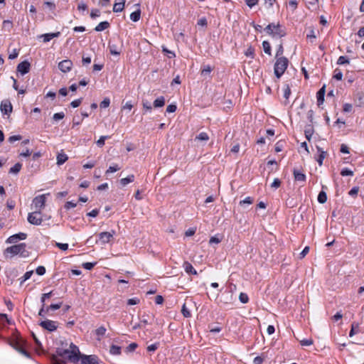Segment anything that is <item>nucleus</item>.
Wrapping results in <instances>:
<instances>
[{"label": "nucleus", "instance_id": "obj_1", "mask_svg": "<svg viewBox=\"0 0 364 364\" xmlns=\"http://www.w3.org/2000/svg\"><path fill=\"white\" fill-rule=\"evenodd\" d=\"M26 243L12 245L4 250V255L7 257L8 254H11V257H13L14 255H19L22 257H27L29 253L26 250Z\"/></svg>", "mask_w": 364, "mask_h": 364}, {"label": "nucleus", "instance_id": "obj_2", "mask_svg": "<svg viewBox=\"0 0 364 364\" xmlns=\"http://www.w3.org/2000/svg\"><path fill=\"white\" fill-rule=\"evenodd\" d=\"M289 60L285 57L276 58L274 67V75L277 78H280L287 68Z\"/></svg>", "mask_w": 364, "mask_h": 364}, {"label": "nucleus", "instance_id": "obj_3", "mask_svg": "<svg viewBox=\"0 0 364 364\" xmlns=\"http://www.w3.org/2000/svg\"><path fill=\"white\" fill-rule=\"evenodd\" d=\"M70 352L68 355V360L73 363H77L80 358V352L78 347L74 343H71L70 345V349H68Z\"/></svg>", "mask_w": 364, "mask_h": 364}, {"label": "nucleus", "instance_id": "obj_4", "mask_svg": "<svg viewBox=\"0 0 364 364\" xmlns=\"http://www.w3.org/2000/svg\"><path fill=\"white\" fill-rule=\"evenodd\" d=\"M10 345L18 353L22 354L26 358H30V353L23 348V341L21 339H14L10 341Z\"/></svg>", "mask_w": 364, "mask_h": 364}, {"label": "nucleus", "instance_id": "obj_5", "mask_svg": "<svg viewBox=\"0 0 364 364\" xmlns=\"http://www.w3.org/2000/svg\"><path fill=\"white\" fill-rule=\"evenodd\" d=\"M28 221L29 223L34 225H39L43 222L41 212L35 210L33 213H30L28 215Z\"/></svg>", "mask_w": 364, "mask_h": 364}, {"label": "nucleus", "instance_id": "obj_6", "mask_svg": "<svg viewBox=\"0 0 364 364\" xmlns=\"http://www.w3.org/2000/svg\"><path fill=\"white\" fill-rule=\"evenodd\" d=\"M219 302L223 303L224 304H232L234 298L233 293L232 290H225L221 293L218 296Z\"/></svg>", "mask_w": 364, "mask_h": 364}, {"label": "nucleus", "instance_id": "obj_7", "mask_svg": "<svg viewBox=\"0 0 364 364\" xmlns=\"http://www.w3.org/2000/svg\"><path fill=\"white\" fill-rule=\"evenodd\" d=\"M33 205L36 210L41 212V210L45 207L46 205V195H40L35 197L33 200Z\"/></svg>", "mask_w": 364, "mask_h": 364}, {"label": "nucleus", "instance_id": "obj_8", "mask_svg": "<svg viewBox=\"0 0 364 364\" xmlns=\"http://www.w3.org/2000/svg\"><path fill=\"white\" fill-rule=\"evenodd\" d=\"M40 326L44 329L53 332L58 328L57 322L51 320H45L40 323Z\"/></svg>", "mask_w": 364, "mask_h": 364}, {"label": "nucleus", "instance_id": "obj_9", "mask_svg": "<svg viewBox=\"0 0 364 364\" xmlns=\"http://www.w3.org/2000/svg\"><path fill=\"white\" fill-rule=\"evenodd\" d=\"M81 364H98V358L95 355H82L80 354Z\"/></svg>", "mask_w": 364, "mask_h": 364}, {"label": "nucleus", "instance_id": "obj_10", "mask_svg": "<svg viewBox=\"0 0 364 364\" xmlns=\"http://www.w3.org/2000/svg\"><path fill=\"white\" fill-rule=\"evenodd\" d=\"M114 234V230H112L111 232H102L99 234V239L102 244H106L113 239Z\"/></svg>", "mask_w": 364, "mask_h": 364}, {"label": "nucleus", "instance_id": "obj_11", "mask_svg": "<svg viewBox=\"0 0 364 364\" xmlns=\"http://www.w3.org/2000/svg\"><path fill=\"white\" fill-rule=\"evenodd\" d=\"M13 107L9 100H3L0 105V110L4 114H10L12 112Z\"/></svg>", "mask_w": 364, "mask_h": 364}, {"label": "nucleus", "instance_id": "obj_12", "mask_svg": "<svg viewBox=\"0 0 364 364\" xmlns=\"http://www.w3.org/2000/svg\"><path fill=\"white\" fill-rule=\"evenodd\" d=\"M73 67V62L70 60H63L58 63V68L63 73L69 72Z\"/></svg>", "mask_w": 364, "mask_h": 364}, {"label": "nucleus", "instance_id": "obj_13", "mask_svg": "<svg viewBox=\"0 0 364 364\" xmlns=\"http://www.w3.org/2000/svg\"><path fill=\"white\" fill-rule=\"evenodd\" d=\"M27 235L23 232H19L10 236L7 240V243H16L18 240H23L26 238Z\"/></svg>", "mask_w": 364, "mask_h": 364}, {"label": "nucleus", "instance_id": "obj_14", "mask_svg": "<svg viewBox=\"0 0 364 364\" xmlns=\"http://www.w3.org/2000/svg\"><path fill=\"white\" fill-rule=\"evenodd\" d=\"M30 67L31 64L27 60H24L18 65L17 71L23 75L29 72Z\"/></svg>", "mask_w": 364, "mask_h": 364}, {"label": "nucleus", "instance_id": "obj_15", "mask_svg": "<svg viewBox=\"0 0 364 364\" xmlns=\"http://www.w3.org/2000/svg\"><path fill=\"white\" fill-rule=\"evenodd\" d=\"M326 93V85H324L317 92L316 97H317V102L318 105L320 106L322 105L324 102V96Z\"/></svg>", "mask_w": 364, "mask_h": 364}, {"label": "nucleus", "instance_id": "obj_16", "mask_svg": "<svg viewBox=\"0 0 364 364\" xmlns=\"http://www.w3.org/2000/svg\"><path fill=\"white\" fill-rule=\"evenodd\" d=\"M60 35V32H55V33H45L42 34L39 36V38H42L44 43H47L50 41L53 38H58Z\"/></svg>", "mask_w": 364, "mask_h": 364}, {"label": "nucleus", "instance_id": "obj_17", "mask_svg": "<svg viewBox=\"0 0 364 364\" xmlns=\"http://www.w3.org/2000/svg\"><path fill=\"white\" fill-rule=\"evenodd\" d=\"M293 175L296 181L305 182L306 175L304 173L300 172L299 170L294 168Z\"/></svg>", "mask_w": 364, "mask_h": 364}, {"label": "nucleus", "instance_id": "obj_18", "mask_svg": "<svg viewBox=\"0 0 364 364\" xmlns=\"http://www.w3.org/2000/svg\"><path fill=\"white\" fill-rule=\"evenodd\" d=\"M185 272L188 274L196 275L197 272L193 267V265L188 262H184L183 264Z\"/></svg>", "mask_w": 364, "mask_h": 364}, {"label": "nucleus", "instance_id": "obj_19", "mask_svg": "<svg viewBox=\"0 0 364 364\" xmlns=\"http://www.w3.org/2000/svg\"><path fill=\"white\" fill-rule=\"evenodd\" d=\"M286 35V33L284 30L281 28L280 24L274 25V31H273V37H279L282 38Z\"/></svg>", "mask_w": 364, "mask_h": 364}, {"label": "nucleus", "instance_id": "obj_20", "mask_svg": "<svg viewBox=\"0 0 364 364\" xmlns=\"http://www.w3.org/2000/svg\"><path fill=\"white\" fill-rule=\"evenodd\" d=\"M110 26V24L108 21H102L100 22L95 28V31L100 32L102 31L107 28H108Z\"/></svg>", "mask_w": 364, "mask_h": 364}, {"label": "nucleus", "instance_id": "obj_21", "mask_svg": "<svg viewBox=\"0 0 364 364\" xmlns=\"http://www.w3.org/2000/svg\"><path fill=\"white\" fill-rule=\"evenodd\" d=\"M324 188H326V187L325 186H322V189H324ZM326 200H327L326 193L323 190H322L318 196V201L320 203L323 204L326 202Z\"/></svg>", "mask_w": 364, "mask_h": 364}, {"label": "nucleus", "instance_id": "obj_22", "mask_svg": "<svg viewBox=\"0 0 364 364\" xmlns=\"http://www.w3.org/2000/svg\"><path fill=\"white\" fill-rule=\"evenodd\" d=\"M317 149L320 152V154H319L318 159H316V161H317V162H318L319 166H322L323 161L326 158V156L327 155V152L324 151H322L320 147H318V146H317Z\"/></svg>", "mask_w": 364, "mask_h": 364}, {"label": "nucleus", "instance_id": "obj_23", "mask_svg": "<svg viewBox=\"0 0 364 364\" xmlns=\"http://www.w3.org/2000/svg\"><path fill=\"white\" fill-rule=\"evenodd\" d=\"M109 52L113 55H119L121 53V50L118 48L117 45L109 43L108 46Z\"/></svg>", "mask_w": 364, "mask_h": 364}, {"label": "nucleus", "instance_id": "obj_24", "mask_svg": "<svg viewBox=\"0 0 364 364\" xmlns=\"http://www.w3.org/2000/svg\"><path fill=\"white\" fill-rule=\"evenodd\" d=\"M126 0H122L121 2L115 3L113 6V11L115 13L122 11L124 8Z\"/></svg>", "mask_w": 364, "mask_h": 364}, {"label": "nucleus", "instance_id": "obj_25", "mask_svg": "<svg viewBox=\"0 0 364 364\" xmlns=\"http://www.w3.org/2000/svg\"><path fill=\"white\" fill-rule=\"evenodd\" d=\"M106 331H107V329L105 326H102L97 328L95 330V334H96V336H97V340L100 341L101 336H103L105 334Z\"/></svg>", "mask_w": 364, "mask_h": 364}, {"label": "nucleus", "instance_id": "obj_26", "mask_svg": "<svg viewBox=\"0 0 364 364\" xmlns=\"http://www.w3.org/2000/svg\"><path fill=\"white\" fill-rule=\"evenodd\" d=\"M68 157L67 155L64 153H59L57 156V164L58 165H62L67 160Z\"/></svg>", "mask_w": 364, "mask_h": 364}, {"label": "nucleus", "instance_id": "obj_27", "mask_svg": "<svg viewBox=\"0 0 364 364\" xmlns=\"http://www.w3.org/2000/svg\"><path fill=\"white\" fill-rule=\"evenodd\" d=\"M58 356L61 358H66L68 360V355H70V352L68 349H62L59 348L56 351Z\"/></svg>", "mask_w": 364, "mask_h": 364}, {"label": "nucleus", "instance_id": "obj_28", "mask_svg": "<svg viewBox=\"0 0 364 364\" xmlns=\"http://www.w3.org/2000/svg\"><path fill=\"white\" fill-rule=\"evenodd\" d=\"M109 353L114 355H119L121 354V347L115 345L110 346Z\"/></svg>", "mask_w": 364, "mask_h": 364}, {"label": "nucleus", "instance_id": "obj_29", "mask_svg": "<svg viewBox=\"0 0 364 364\" xmlns=\"http://www.w3.org/2000/svg\"><path fill=\"white\" fill-rule=\"evenodd\" d=\"M140 17H141V10L140 9H138V10L132 12L130 14V18L134 22L138 21L140 19Z\"/></svg>", "mask_w": 364, "mask_h": 364}, {"label": "nucleus", "instance_id": "obj_30", "mask_svg": "<svg viewBox=\"0 0 364 364\" xmlns=\"http://www.w3.org/2000/svg\"><path fill=\"white\" fill-rule=\"evenodd\" d=\"M134 180V176L133 174H132V175L128 176L126 178H122L120 180V183L123 186H124L127 185L128 183L133 182Z\"/></svg>", "mask_w": 364, "mask_h": 364}, {"label": "nucleus", "instance_id": "obj_31", "mask_svg": "<svg viewBox=\"0 0 364 364\" xmlns=\"http://www.w3.org/2000/svg\"><path fill=\"white\" fill-rule=\"evenodd\" d=\"M304 134H305L306 138L309 141H310L311 139V136H312V135L314 134L313 127L311 125H309L307 127H306V129L304 130Z\"/></svg>", "mask_w": 364, "mask_h": 364}, {"label": "nucleus", "instance_id": "obj_32", "mask_svg": "<svg viewBox=\"0 0 364 364\" xmlns=\"http://www.w3.org/2000/svg\"><path fill=\"white\" fill-rule=\"evenodd\" d=\"M165 105V99L164 97H158L156 100L154 102V107H161Z\"/></svg>", "mask_w": 364, "mask_h": 364}, {"label": "nucleus", "instance_id": "obj_33", "mask_svg": "<svg viewBox=\"0 0 364 364\" xmlns=\"http://www.w3.org/2000/svg\"><path fill=\"white\" fill-rule=\"evenodd\" d=\"M359 332V324L358 323H353L351 325V329L349 333V336L352 337L353 335Z\"/></svg>", "mask_w": 364, "mask_h": 364}, {"label": "nucleus", "instance_id": "obj_34", "mask_svg": "<svg viewBox=\"0 0 364 364\" xmlns=\"http://www.w3.org/2000/svg\"><path fill=\"white\" fill-rule=\"evenodd\" d=\"M33 273V270L26 272L24 274V275L19 279V280H20V285H22L24 282H26V280L30 279L31 277L32 276Z\"/></svg>", "mask_w": 364, "mask_h": 364}, {"label": "nucleus", "instance_id": "obj_35", "mask_svg": "<svg viewBox=\"0 0 364 364\" xmlns=\"http://www.w3.org/2000/svg\"><path fill=\"white\" fill-rule=\"evenodd\" d=\"M22 164L20 163H16L13 167H11L9 170V173L17 174L21 169Z\"/></svg>", "mask_w": 364, "mask_h": 364}, {"label": "nucleus", "instance_id": "obj_36", "mask_svg": "<svg viewBox=\"0 0 364 364\" xmlns=\"http://www.w3.org/2000/svg\"><path fill=\"white\" fill-rule=\"evenodd\" d=\"M209 139V136L207 133L205 132H200L198 135L196 136L195 140L198 141H208Z\"/></svg>", "mask_w": 364, "mask_h": 364}, {"label": "nucleus", "instance_id": "obj_37", "mask_svg": "<svg viewBox=\"0 0 364 364\" xmlns=\"http://www.w3.org/2000/svg\"><path fill=\"white\" fill-rule=\"evenodd\" d=\"M44 9H48L49 11H54L55 9V4L51 1H45L43 3Z\"/></svg>", "mask_w": 364, "mask_h": 364}, {"label": "nucleus", "instance_id": "obj_38", "mask_svg": "<svg viewBox=\"0 0 364 364\" xmlns=\"http://www.w3.org/2000/svg\"><path fill=\"white\" fill-rule=\"evenodd\" d=\"M13 27V23L9 20H5L3 21V28L8 31H10Z\"/></svg>", "mask_w": 364, "mask_h": 364}, {"label": "nucleus", "instance_id": "obj_39", "mask_svg": "<svg viewBox=\"0 0 364 364\" xmlns=\"http://www.w3.org/2000/svg\"><path fill=\"white\" fill-rule=\"evenodd\" d=\"M263 49L265 53L271 55V46L268 41H263L262 43Z\"/></svg>", "mask_w": 364, "mask_h": 364}, {"label": "nucleus", "instance_id": "obj_40", "mask_svg": "<svg viewBox=\"0 0 364 364\" xmlns=\"http://www.w3.org/2000/svg\"><path fill=\"white\" fill-rule=\"evenodd\" d=\"M343 77V73L340 69L336 68L334 70L333 78L337 80H341Z\"/></svg>", "mask_w": 364, "mask_h": 364}, {"label": "nucleus", "instance_id": "obj_41", "mask_svg": "<svg viewBox=\"0 0 364 364\" xmlns=\"http://www.w3.org/2000/svg\"><path fill=\"white\" fill-rule=\"evenodd\" d=\"M239 299L241 303L246 304L249 301V298L247 294L241 292L239 295Z\"/></svg>", "mask_w": 364, "mask_h": 364}, {"label": "nucleus", "instance_id": "obj_42", "mask_svg": "<svg viewBox=\"0 0 364 364\" xmlns=\"http://www.w3.org/2000/svg\"><path fill=\"white\" fill-rule=\"evenodd\" d=\"M181 313L186 318H189L191 316L190 311L186 308V304H184L182 306Z\"/></svg>", "mask_w": 364, "mask_h": 364}, {"label": "nucleus", "instance_id": "obj_43", "mask_svg": "<svg viewBox=\"0 0 364 364\" xmlns=\"http://www.w3.org/2000/svg\"><path fill=\"white\" fill-rule=\"evenodd\" d=\"M349 63V60L347 58V57L343 55L340 56L337 61V64L338 65H344L346 63L348 64Z\"/></svg>", "mask_w": 364, "mask_h": 364}, {"label": "nucleus", "instance_id": "obj_44", "mask_svg": "<svg viewBox=\"0 0 364 364\" xmlns=\"http://www.w3.org/2000/svg\"><path fill=\"white\" fill-rule=\"evenodd\" d=\"M162 50L169 58H172L176 56L175 53L173 52L168 50V48H166L165 46H162Z\"/></svg>", "mask_w": 364, "mask_h": 364}, {"label": "nucleus", "instance_id": "obj_45", "mask_svg": "<svg viewBox=\"0 0 364 364\" xmlns=\"http://www.w3.org/2000/svg\"><path fill=\"white\" fill-rule=\"evenodd\" d=\"M62 303L51 304L46 307V312H49L50 310H57L61 307Z\"/></svg>", "mask_w": 364, "mask_h": 364}, {"label": "nucleus", "instance_id": "obj_46", "mask_svg": "<svg viewBox=\"0 0 364 364\" xmlns=\"http://www.w3.org/2000/svg\"><path fill=\"white\" fill-rule=\"evenodd\" d=\"M97 262H85L82 264V267L87 270H91L95 265Z\"/></svg>", "mask_w": 364, "mask_h": 364}, {"label": "nucleus", "instance_id": "obj_47", "mask_svg": "<svg viewBox=\"0 0 364 364\" xmlns=\"http://www.w3.org/2000/svg\"><path fill=\"white\" fill-rule=\"evenodd\" d=\"M283 53H284V48H283L282 44L280 43L277 48L275 58H277L279 57H283L282 56Z\"/></svg>", "mask_w": 364, "mask_h": 364}, {"label": "nucleus", "instance_id": "obj_48", "mask_svg": "<svg viewBox=\"0 0 364 364\" xmlns=\"http://www.w3.org/2000/svg\"><path fill=\"white\" fill-rule=\"evenodd\" d=\"M110 104V100L109 98L106 97L101 102H100V107L101 108H107L109 107Z\"/></svg>", "mask_w": 364, "mask_h": 364}, {"label": "nucleus", "instance_id": "obj_49", "mask_svg": "<svg viewBox=\"0 0 364 364\" xmlns=\"http://www.w3.org/2000/svg\"><path fill=\"white\" fill-rule=\"evenodd\" d=\"M274 27V23H269V25H267L266 26V28H264V31H266L268 34L273 36Z\"/></svg>", "mask_w": 364, "mask_h": 364}, {"label": "nucleus", "instance_id": "obj_50", "mask_svg": "<svg viewBox=\"0 0 364 364\" xmlns=\"http://www.w3.org/2000/svg\"><path fill=\"white\" fill-rule=\"evenodd\" d=\"M109 136H102L100 138L97 140V144L98 146H102L105 144V139H109Z\"/></svg>", "mask_w": 364, "mask_h": 364}, {"label": "nucleus", "instance_id": "obj_51", "mask_svg": "<svg viewBox=\"0 0 364 364\" xmlns=\"http://www.w3.org/2000/svg\"><path fill=\"white\" fill-rule=\"evenodd\" d=\"M142 105H143V108L146 110V111H151L152 107H151V105L150 104L149 102H148L147 100H142Z\"/></svg>", "mask_w": 364, "mask_h": 364}, {"label": "nucleus", "instance_id": "obj_52", "mask_svg": "<svg viewBox=\"0 0 364 364\" xmlns=\"http://www.w3.org/2000/svg\"><path fill=\"white\" fill-rule=\"evenodd\" d=\"M65 117V114L63 112H58L53 114V119L55 121H58L63 119Z\"/></svg>", "mask_w": 364, "mask_h": 364}, {"label": "nucleus", "instance_id": "obj_53", "mask_svg": "<svg viewBox=\"0 0 364 364\" xmlns=\"http://www.w3.org/2000/svg\"><path fill=\"white\" fill-rule=\"evenodd\" d=\"M314 343L313 340L311 338L310 339H304L300 341V343L303 346H309L312 345Z\"/></svg>", "mask_w": 364, "mask_h": 364}, {"label": "nucleus", "instance_id": "obj_54", "mask_svg": "<svg viewBox=\"0 0 364 364\" xmlns=\"http://www.w3.org/2000/svg\"><path fill=\"white\" fill-rule=\"evenodd\" d=\"M53 291H50L48 293L43 294L41 298V301L42 304H45L46 299H49L52 295Z\"/></svg>", "mask_w": 364, "mask_h": 364}, {"label": "nucleus", "instance_id": "obj_55", "mask_svg": "<svg viewBox=\"0 0 364 364\" xmlns=\"http://www.w3.org/2000/svg\"><path fill=\"white\" fill-rule=\"evenodd\" d=\"M254 52H255L254 48L250 46L245 51V54L246 56L250 57L252 58L254 57Z\"/></svg>", "mask_w": 364, "mask_h": 364}, {"label": "nucleus", "instance_id": "obj_56", "mask_svg": "<svg viewBox=\"0 0 364 364\" xmlns=\"http://www.w3.org/2000/svg\"><path fill=\"white\" fill-rule=\"evenodd\" d=\"M211 71H212V68L210 65L204 66V68L201 70V75H205L210 74Z\"/></svg>", "mask_w": 364, "mask_h": 364}, {"label": "nucleus", "instance_id": "obj_57", "mask_svg": "<svg viewBox=\"0 0 364 364\" xmlns=\"http://www.w3.org/2000/svg\"><path fill=\"white\" fill-rule=\"evenodd\" d=\"M119 169H120V168L117 164H115L114 166H111L106 171V174H108V173H112V172H115V171H118Z\"/></svg>", "mask_w": 364, "mask_h": 364}, {"label": "nucleus", "instance_id": "obj_58", "mask_svg": "<svg viewBox=\"0 0 364 364\" xmlns=\"http://www.w3.org/2000/svg\"><path fill=\"white\" fill-rule=\"evenodd\" d=\"M22 139V136L21 135H14L9 137L8 141L10 143H14L16 141L21 140Z\"/></svg>", "mask_w": 364, "mask_h": 364}, {"label": "nucleus", "instance_id": "obj_59", "mask_svg": "<svg viewBox=\"0 0 364 364\" xmlns=\"http://www.w3.org/2000/svg\"><path fill=\"white\" fill-rule=\"evenodd\" d=\"M358 191H359V188L358 186H355L348 192V194L350 196L355 197V196H357Z\"/></svg>", "mask_w": 364, "mask_h": 364}, {"label": "nucleus", "instance_id": "obj_60", "mask_svg": "<svg viewBox=\"0 0 364 364\" xmlns=\"http://www.w3.org/2000/svg\"><path fill=\"white\" fill-rule=\"evenodd\" d=\"M341 175L343 176H353V172L352 171H350V169H348V168H343L341 171Z\"/></svg>", "mask_w": 364, "mask_h": 364}, {"label": "nucleus", "instance_id": "obj_61", "mask_svg": "<svg viewBox=\"0 0 364 364\" xmlns=\"http://www.w3.org/2000/svg\"><path fill=\"white\" fill-rule=\"evenodd\" d=\"M159 347V343H155L147 347V350L149 352L155 351Z\"/></svg>", "mask_w": 364, "mask_h": 364}, {"label": "nucleus", "instance_id": "obj_62", "mask_svg": "<svg viewBox=\"0 0 364 364\" xmlns=\"http://www.w3.org/2000/svg\"><path fill=\"white\" fill-rule=\"evenodd\" d=\"M36 272L38 275H43L46 273V268L43 266H39L36 268Z\"/></svg>", "mask_w": 364, "mask_h": 364}, {"label": "nucleus", "instance_id": "obj_63", "mask_svg": "<svg viewBox=\"0 0 364 364\" xmlns=\"http://www.w3.org/2000/svg\"><path fill=\"white\" fill-rule=\"evenodd\" d=\"M137 344L136 343H130L126 348L127 352H132L137 348Z\"/></svg>", "mask_w": 364, "mask_h": 364}, {"label": "nucleus", "instance_id": "obj_64", "mask_svg": "<svg viewBox=\"0 0 364 364\" xmlns=\"http://www.w3.org/2000/svg\"><path fill=\"white\" fill-rule=\"evenodd\" d=\"M100 16V11L99 9H92L90 13V17L92 18H95L96 17H99Z\"/></svg>", "mask_w": 364, "mask_h": 364}]
</instances>
